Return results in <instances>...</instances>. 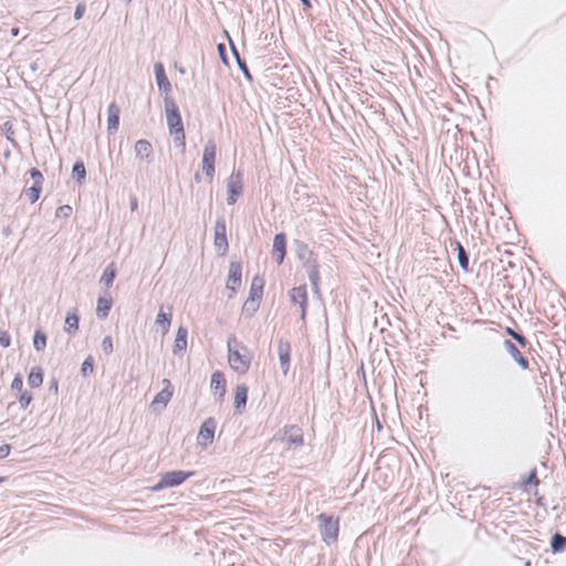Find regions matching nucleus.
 Returning a JSON list of instances; mask_svg holds the SVG:
<instances>
[{
  "mask_svg": "<svg viewBox=\"0 0 566 566\" xmlns=\"http://www.w3.org/2000/svg\"><path fill=\"white\" fill-rule=\"evenodd\" d=\"M251 350L235 337L228 339V363L230 368L239 375L248 373L252 361Z\"/></svg>",
  "mask_w": 566,
  "mask_h": 566,
  "instance_id": "obj_1",
  "label": "nucleus"
},
{
  "mask_svg": "<svg viewBox=\"0 0 566 566\" xmlns=\"http://www.w3.org/2000/svg\"><path fill=\"white\" fill-rule=\"evenodd\" d=\"M166 118L170 134L180 146L185 147L186 135L182 120L177 105L172 102L166 105Z\"/></svg>",
  "mask_w": 566,
  "mask_h": 566,
  "instance_id": "obj_2",
  "label": "nucleus"
},
{
  "mask_svg": "<svg viewBox=\"0 0 566 566\" xmlns=\"http://www.w3.org/2000/svg\"><path fill=\"white\" fill-rule=\"evenodd\" d=\"M195 474L193 471H170L166 472L160 476L157 484L151 486V491H160L167 488H174L182 484L188 478Z\"/></svg>",
  "mask_w": 566,
  "mask_h": 566,
  "instance_id": "obj_3",
  "label": "nucleus"
},
{
  "mask_svg": "<svg viewBox=\"0 0 566 566\" xmlns=\"http://www.w3.org/2000/svg\"><path fill=\"white\" fill-rule=\"evenodd\" d=\"M318 520L323 541L327 544L336 542L339 533L338 518L322 513Z\"/></svg>",
  "mask_w": 566,
  "mask_h": 566,
  "instance_id": "obj_4",
  "label": "nucleus"
},
{
  "mask_svg": "<svg viewBox=\"0 0 566 566\" xmlns=\"http://www.w3.org/2000/svg\"><path fill=\"white\" fill-rule=\"evenodd\" d=\"M213 245L220 255H226L228 252L227 224L223 219H219L216 222Z\"/></svg>",
  "mask_w": 566,
  "mask_h": 566,
  "instance_id": "obj_5",
  "label": "nucleus"
},
{
  "mask_svg": "<svg viewBox=\"0 0 566 566\" xmlns=\"http://www.w3.org/2000/svg\"><path fill=\"white\" fill-rule=\"evenodd\" d=\"M217 147L213 142H209L203 148L202 155V170L210 181L214 176V161H216Z\"/></svg>",
  "mask_w": 566,
  "mask_h": 566,
  "instance_id": "obj_6",
  "label": "nucleus"
},
{
  "mask_svg": "<svg viewBox=\"0 0 566 566\" xmlns=\"http://www.w3.org/2000/svg\"><path fill=\"white\" fill-rule=\"evenodd\" d=\"M30 176L33 180V185L30 188H27L23 191V195L29 200L30 203H34L39 200L41 191H42V185H43V176L40 170L36 168H32L30 170Z\"/></svg>",
  "mask_w": 566,
  "mask_h": 566,
  "instance_id": "obj_7",
  "label": "nucleus"
},
{
  "mask_svg": "<svg viewBox=\"0 0 566 566\" xmlns=\"http://www.w3.org/2000/svg\"><path fill=\"white\" fill-rule=\"evenodd\" d=\"M228 203L234 205L239 198V196L242 193L243 189V182H242V174L241 172H233L228 179Z\"/></svg>",
  "mask_w": 566,
  "mask_h": 566,
  "instance_id": "obj_8",
  "label": "nucleus"
},
{
  "mask_svg": "<svg viewBox=\"0 0 566 566\" xmlns=\"http://www.w3.org/2000/svg\"><path fill=\"white\" fill-rule=\"evenodd\" d=\"M214 431H216V421L213 418H208L200 427V430L198 432L197 441L198 443L207 448L213 442L214 438Z\"/></svg>",
  "mask_w": 566,
  "mask_h": 566,
  "instance_id": "obj_9",
  "label": "nucleus"
},
{
  "mask_svg": "<svg viewBox=\"0 0 566 566\" xmlns=\"http://www.w3.org/2000/svg\"><path fill=\"white\" fill-rule=\"evenodd\" d=\"M242 281V266L239 262H231L229 265V275L227 281V289L231 290L232 294L241 286Z\"/></svg>",
  "mask_w": 566,
  "mask_h": 566,
  "instance_id": "obj_10",
  "label": "nucleus"
},
{
  "mask_svg": "<svg viewBox=\"0 0 566 566\" xmlns=\"http://www.w3.org/2000/svg\"><path fill=\"white\" fill-rule=\"evenodd\" d=\"M281 439L289 447H298L304 442L302 429L297 426L286 427Z\"/></svg>",
  "mask_w": 566,
  "mask_h": 566,
  "instance_id": "obj_11",
  "label": "nucleus"
},
{
  "mask_svg": "<svg viewBox=\"0 0 566 566\" xmlns=\"http://www.w3.org/2000/svg\"><path fill=\"white\" fill-rule=\"evenodd\" d=\"M163 385L164 388L155 396L154 400L151 401V406L154 408H165L172 397L174 391L170 381L168 379H164Z\"/></svg>",
  "mask_w": 566,
  "mask_h": 566,
  "instance_id": "obj_12",
  "label": "nucleus"
},
{
  "mask_svg": "<svg viewBox=\"0 0 566 566\" xmlns=\"http://www.w3.org/2000/svg\"><path fill=\"white\" fill-rule=\"evenodd\" d=\"M291 300L298 304L300 307H301V316L302 318L305 317V313H306V305H307V289H306V285H301V286H296V287H293L291 290Z\"/></svg>",
  "mask_w": 566,
  "mask_h": 566,
  "instance_id": "obj_13",
  "label": "nucleus"
},
{
  "mask_svg": "<svg viewBox=\"0 0 566 566\" xmlns=\"http://www.w3.org/2000/svg\"><path fill=\"white\" fill-rule=\"evenodd\" d=\"M272 254L277 264H281L286 254V238L284 233H277L273 240Z\"/></svg>",
  "mask_w": 566,
  "mask_h": 566,
  "instance_id": "obj_14",
  "label": "nucleus"
},
{
  "mask_svg": "<svg viewBox=\"0 0 566 566\" xmlns=\"http://www.w3.org/2000/svg\"><path fill=\"white\" fill-rule=\"evenodd\" d=\"M211 390L216 397H218L219 400L223 399L227 387H226V379L221 371H214L211 375Z\"/></svg>",
  "mask_w": 566,
  "mask_h": 566,
  "instance_id": "obj_15",
  "label": "nucleus"
},
{
  "mask_svg": "<svg viewBox=\"0 0 566 566\" xmlns=\"http://www.w3.org/2000/svg\"><path fill=\"white\" fill-rule=\"evenodd\" d=\"M119 113L120 109L115 103H111L107 109V129L109 132H117L119 126Z\"/></svg>",
  "mask_w": 566,
  "mask_h": 566,
  "instance_id": "obj_16",
  "label": "nucleus"
},
{
  "mask_svg": "<svg viewBox=\"0 0 566 566\" xmlns=\"http://www.w3.org/2000/svg\"><path fill=\"white\" fill-rule=\"evenodd\" d=\"M504 346L522 369H528V360L522 355L520 349L511 340H505Z\"/></svg>",
  "mask_w": 566,
  "mask_h": 566,
  "instance_id": "obj_17",
  "label": "nucleus"
},
{
  "mask_svg": "<svg viewBox=\"0 0 566 566\" xmlns=\"http://www.w3.org/2000/svg\"><path fill=\"white\" fill-rule=\"evenodd\" d=\"M248 399V387L238 385L234 389V408L241 411L244 409Z\"/></svg>",
  "mask_w": 566,
  "mask_h": 566,
  "instance_id": "obj_18",
  "label": "nucleus"
},
{
  "mask_svg": "<svg viewBox=\"0 0 566 566\" xmlns=\"http://www.w3.org/2000/svg\"><path fill=\"white\" fill-rule=\"evenodd\" d=\"M156 81L160 90L169 92L171 88L170 82L165 73L163 64L158 63L155 65Z\"/></svg>",
  "mask_w": 566,
  "mask_h": 566,
  "instance_id": "obj_19",
  "label": "nucleus"
},
{
  "mask_svg": "<svg viewBox=\"0 0 566 566\" xmlns=\"http://www.w3.org/2000/svg\"><path fill=\"white\" fill-rule=\"evenodd\" d=\"M135 154L140 159H148L153 154V146L146 139H139L135 144Z\"/></svg>",
  "mask_w": 566,
  "mask_h": 566,
  "instance_id": "obj_20",
  "label": "nucleus"
},
{
  "mask_svg": "<svg viewBox=\"0 0 566 566\" xmlns=\"http://www.w3.org/2000/svg\"><path fill=\"white\" fill-rule=\"evenodd\" d=\"M113 305L112 297H99L97 300L96 314L99 318H106Z\"/></svg>",
  "mask_w": 566,
  "mask_h": 566,
  "instance_id": "obj_21",
  "label": "nucleus"
},
{
  "mask_svg": "<svg viewBox=\"0 0 566 566\" xmlns=\"http://www.w3.org/2000/svg\"><path fill=\"white\" fill-rule=\"evenodd\" d=\"M187 329L180 326L177 331V335L174 344V352H182L187 348Z\"/></svg>",
  "mask_w": 566,
  "mask_h": 566,
  "instance_id": "obj_22",
  "label": "nucleus"
},
{
  "mask_svg": "<svg viewBox=\"0 0 566 566\" xmlns=\"http://www.w3.org/2000/svg\"><path fill=\"white\" fill-rule=\"evenodd\" d=\"M263 286H264V281L262 277H260V276L253 277L252 283H251V289H250V297L252 300H260L263 294Z\"/></svg>",
  "mask_w": 566,
  "mask_h": 566,
  "instance_id": "obj_23",
  "label": "nucleus"
},
{
  "mask_svg": "<svg viewBox=\"0 0 566 566\" xmlns=\"http://www.w3.org/2000/svg\"><path fill=\"white\" fill-rule=\"evenodd\" d=\"M290 355H291L290 344L289 343L280 344L279 356H280V360H281L284 374H286L289 370Z\"/></svg>",
  "mask_w": 566,
  "mask_h": 566,
  "instance_id": "obj_24",
  "label": "nucleus"
},
{
  "mask_svg": "<svg viewBox=\"0 0 566 566\" xmlns=\"http://www.w3.org/2000/svg\"><path fill=\"white\" fill-rule=\"evenodd\" d=\"M43 382V373L40 367H34L31 369L29 376H28V384L33 387L38 388Z\"/></svg>",
  "mask_w": 566,
  "mask_h": 566,
  "instance_id": "obj_25",
  "label": "nucleus"
},
{
  "mask_svg": "<svg viewBox=\"0 0 566 566\" xmlns=\"http://www.w3.org/2000/svg\"><path fill=\"white\" fill-rule=\"evenodd\" d=\"M170 323L171 314H166L160 310L156 317V324L161 327L163 334H166L169 331Z\"/></svg>",
  "mask_w": 566,
  "mask_h": 566,
  "instance_id": "obj_26",
  "label": "nucleus"
},
{
  "mask_svg": "<svg viewBox=\"0 0 566 566\" xmlns=\"http://www.w3.org/2000/svg\"><path fill=\"white\" fill-rule=\"evenodd\" d=\"M115 276H116L115 264L111 263L104 270L101 281L106 285V287H109L113 284Z\"/></svg>",
  "mask_w": 566,
  "mask_h": 566,
  "instance_id": "obj_27",
  "label": "nucleus"
},
{
  "mask_svg": "<svg viewBox=\"0 0 566 566\" xmlns=\"http://www.w3.org/2000/svg\"><path fill=\"white\" fill-rule=\"evenodd\" d=\"M65 332L75 333L78 329V316L75 313L69 314L65 318Z\"/></svg>",
  "mask_w": 566,
  "mask_h": 566,
  "instance_id": "obj_28",
  "label": "nucleus"
},
{
  "mask_svg": "<svg viewBox=\"0 0 566 566\" xmlns=\"http://www.w3.org/2000/svg\"><path fill=\"white\" fill-rule=\"evenodd\" d=\"M551 546L554 552L564 551L566 548V537L556 533L552 538Z\"/></svg>",
  "mask_w": 566,
  "mask_h": 566,
  "instance_id": "obj_29",
  "label": "nucleus"
},
{
  "mask_svg": "<svg viewBox=\"0 0 566 566\" xmlns=\"http://www.w3.org/2000/svg\"><path fill=\"white\" fill-rule=\"evenodd\" d=\"M33 346H34V348L38 352H41V350H43L45 348V346H46V335L43 332L36 331L34 333Z\"/></svg>",
  "mask_w": 566,
  "mask_h": 566,
  "instance_id": "obj_30",
  "label": "nucleus"
},
{
  "mask_svg": "<svg viewBox=\"0 0 566 566\" xmlns=\"http://www.w3.org/2000/svg\"><path fill=\"white\" fill-rule=\"evenodd\" d=\"M458 259L461 268L467 271L469 268V258L464 251V248L460 243H458Z\"/></svg>",
  "mask_w": 566,
  "mask_h": 566,
  "instance_id": "obj_31",
  "label": "nucleus"
},
{
  "mask_svg": "<svg viewBox=\"0 0 566 566\" xmlns=\"http://www.w3.org/2000/svg\"><path fill=\"white\" fill-rule=\"evenodd\" d=\"M93 369H94V359L92 356H88L82 364V368H81L82 375L83 376L91 375L93 373Z\"/></svg>",
  "mask_w": 566,
  "mask_h": 566,
  "instance_id": "obj_32",
  "label": "nucleus"
},
{
  "mask_svg": "<svg viewBox=\"0 0 566 566\" xmlns=\"http://www.w3.org/2000/svg\"><path fill=\"white\" fill-rule=\"evenodd\" d=\"M32 401V395L27 391V390H23L20 392V396H19V403L21 406V408L25 409Z\"/></svg>",
  "mask_w": 566,
  "mask_h": 566,
  "instance_id": "obj_33",
  "label": "nucleus"
},
{
  "mask_svg": "<svg viewBox=\"0 0 566 566\" xmlns=\"http://www.w3.org/2000/svg\"><path fill=\"white\" fill-rule=\"evenodd\" d=\"M85 174H86V170H85V166H84V164H83V163H76V164L73 166V175H74V177H76L78 180L84 179Z\"/></svg>",
  "mask_w": 566,
  "mask_h": 566,
  "instance_id": "obj_34",
  "label": "nucleus"
},
{
  "mask_svg": "<svg viewBox=\"0 0 566 566\" xmlns=\"http://www.w3.org/2000/svg\"><path fill=\"white\" fill-rule=\"evenodd\" d=\"M102 350L106 354V355H109L113 353V349H114V345H113V339L111 336H106L103 342H102Z\"/></svg>",
  "mask_w": 566,
  "mask_h": 566,
  "instance_id": "obj_35",
  "label": "nucleus"
},
{
  "mask_svg": "<svg viewBox=\"0 0 566 566\" xmlns=\"http://www.w3.org/2000/svg\"><path fill=\"white\" fill-rule=\"evenodd\" d=\"M55 214L57 218H69L72 214V207L69 205L61 206L57 208Z\"/></svg>",
  "mask_w": 566,
  "mask_h": 566,
  "instance_id": "obj_36",
  "label": "nucleus"
},
{
  "mask_svg": "<svg viewBox=\"0 0 566 566\" xmlns=\"http://www.w3.org/2000/svg\"><path fill=\"white\" fill-rule=\"evenodd\" d=\"M11 389L12 390H18L19 392L23 391V380H22V377L20 375H17L12 382H11Z\"/></svg>",
  "mask_w": 566,
  "mask_h": 566,
  "instance_id": "obj_37",
  "label": "nucleus"
},
{
  "mask_svg": "<svg viewBox=\"0 0 566 566\" xmlns=\"http://www.w3.org/2000/svg\"><path fill=\"white\" fill-rule=\"evenodd\" d=\"M11 344V337L7 331H0V345L4 348Z\"/></svg>",
  "mask_w": 566,
  "mask_h": 566,
  "instance_id": "obj_38",
  "label": "nucleus"
},
{
  "mask_svg": "<svg viewBox=\"0 0 566 566\" xmlns=\"http://www.w3.org/2000/svg\"><path fill=\"white\" fill-rule=\"evenodd\" d=\"M524 484H533L535 488L538 486L539 484V480L537 478V473H536V470H532L530 472V475L528 478L526 479V481L524 482Z\"/></svg>",
  "mask_w": 566,
  "mask_h": 566,
  "instance_id": "obj_39",
  "label": "nucleus"
},
{
  "mask_svg": "<svg viewBox=\"0 0 566 566\" xmlns=\"http://www.w3.org/2000/svg\"><path fill=\"white\" fill-rule=\"evenodd\" d=\"M85 13V4L84 3H78L75 8V12H74V18L76 20H80Z\"/></svg>",
  "mask_w": 566,
  "mask_h": 566,
  "instance_id": "obj_40",
  "label": "nucleus"
},
{
  "mask_svg": "<svg viewBox=\"0 0 566 566\" xmlns=\"http://www.w3.org/2000/svg\"><path fill=\"white\" fill-rule=\"evenodd\" d=\"M513 338L516 339L522 347H525L527 345L526 338L518 333L516 335H514Z\"/></svg>",
  "mask_w": 566,
  "mask_h": 566,
  "instance_id": "obj_41",
  "label": "nucleus"
},
{
  "mask_svg": "<svg viewBox=\"0 0 566 566\" xmlns=\"http://www.w3.org/2000/svg\"><path fill=\"white\" fill-rule=\"evenodd\" d=\"M10 452V446L3 444L0 447V457H7Z\"/></svg>",
  "mask_w": 566,
  "mask_h": 566,
  "instance_id": "obj_42",
  "label": "nucleus"
},
{
  "mask_svg": "<svg viewBox=\"0 0 566 566\" xmlns=\"http://www.w3.org/2000/svg\"><path fill=\"white\" fill-rule=\"evenodd\" d=\"M506 333H507L509 335H511L512 337H514V335H516V334H517V333H516L515 331H513L511 327H507V328H506Z\"/></svg>",
  "mask_w": 566,
  "mask_h": 566,
  "instance_id": "obj_43",
  "label": "nucleus"
},
{
  "mask_svg": "<svg viewBox=\"0 0 566 566\" xmlns=\"http://www.w3.org/2000/svg\"><path fill=\"white\" fill-rule=\"evenodd\" d=\"M11 34H12L13 36H17V35L19 34V29H18V28H13V29L11 30Z\"/></svg>",
  "mask_w": 566,
  "mask_h": 566,
  "instance_id": "obj_44",
  "label": "nucleus"
},
{
  "mask_svg": "<svg viewBox=\"0 0 566 566\" xmlns=\"http://www.w3.org/2000/svg\"><path fill=\"white\" fill-rule=\"evenodd\" d=\"M136 208H137V201H136V200H134V201L132 202V209H133V210H135Z\"/></svg>",
  "mask_w": 566,
  "mask_h": 566,
  "instance_id": "obj_45",
  "label": "nucleus"
},
{
  "mask_svg": "<svg viewBox=\"0 0 566 566\" xmlns=\"http://www.w3.org/2000/svg\"><path fill=\"white\" fill-rule=\"evenodd\" d=\"M6 478L0 476V483L4 482Z\"/></svg>",
  "mask_w": 566,
  "mask_h": 566,
  "instance_id": "obj_46",
  "label": "nucleus"
},
{
  "mask_svg": "<svg viewBox=\"0 0 566 566\" xmlns=\"http://www.w3.org/2000/svg\"><path fill=\"white\" fill-rule=\"evenodd\" d=\"M304 3H308V0H302Z\"/></svg>",
  "mask_w": 566,
  "mask_h": 566,
  "instance_id": "obj_47",
  "label": "nucleus"
}]
</instances>
